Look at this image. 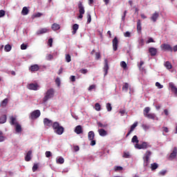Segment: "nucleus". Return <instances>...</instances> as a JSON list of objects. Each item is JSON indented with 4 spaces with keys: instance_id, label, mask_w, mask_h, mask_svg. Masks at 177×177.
<instances>
[{
    "instance_id": "obj_1",
    "label": "nucleus",
    "mask_w": 177,
    "mask_h": 177,
    "mask_svg": "<svg viewBox=\"0 0 177 177\" xmlns=\"http://www.w3.org/2000/svg\"><path fill=\"white\" fill-rule=\"evenodd\" d=\"M55 97V88L48 89L47 91L44 94V97H43V103H46L49 99H52Z\"/></svg>"
},
{
    "instance_id": "obj_2",
    "label": "nucleus",
    "mask_w": 177,
    "mask_h": 177,
    "mask_svg": "<svg viewBox=\"0 0 177 177\" xmlns=\"http://www.w3.org/2000/svg\"><path fill=\"white\" fill-rule=\"evenodd\" d=\"M53 129L57 135H63L64 133V127L60 126V124L57 122H53Z\"/></svg>"
},
{
    "instance_id": "obj_3",
    "label": "nucleus",
    "mask_w": 177,
    "mask_h": 177,
    "mask_svg": "<svg viewBox=\"0 0 177 177\" xmlns=\"http://www.w3.org/2000/svg\"><path fill=\"white\" fill-rule=\"evenodd\" d=\"M150 113V107L147 106L143 110V115L146 118H148L149 120H158L157 116L155 115V113Z\"/></svg>"
},
{
    "instance_id": "obj_4",
    "label": "nucleus",
    "mask_w": 177,
    "mask_h": 177,
    "mask_svg": "<svg viewBox=\"0 0 177 177\" xmlns=\"http://www.w3.org/2000/svg\"><path fill=\"white\" fill-rule=\"evenodd\" d=\"M79 9V16L78 19H82L84 17V15H85V7H84V4H82V1H80L77 4Z\"/></svg>"
},
{
    "instance_id": "obj_5",
    "label": "nucleus",
    "mask_w": 177,
    "mask_h": 177,
    "mask_svg": "<svg viewBox=\"0 0 177 177\" xmlns=\"http://www.w3.org/2000/svg\"><path fill=\"white\" fill-rule=\"evenodd\" d=\"M41 116V111L35 110L32 113H30V115L29 116L30 120H37V118H39Z\"/></svg>"
},
{
    "instance_id": "obj_6",
    "label": "nucleus",
    "mask_w": 177,
    "mask_h": 177,
    "mask_svg": "<svg viewBox=\"0 0 177 177\" xmlns=\"http://www.w3.org/2000/svg\"><path fill=\"white\" fill-rule=\"evenodd\" d=\"M151 156V151H147L145 153V156L143 158L144 160V167H147L149 165V160Z\"/></svg>"
},
{
    "instance_id": "obj_7",
    "label": "nucleus",
    "mask_w": 177,
    "mask_h": 177,
    "mask_svg": "<svg viewBox=\"0 0 177 177\" xmlns=\"http://www.w3.org/2000/svg\"><path fill=\"white\" fill-rule=\"evenodd\" d=\"M28 89H30V91H38V88H39V85L38 84L35 83H30L27 85Z\"/></svg>"
},
{
    "instance_id": "obj_8",
    "label": "nucleus",
    "mask_w": 177,
    "mask_h": 177,
    "mask_svg": "<svg viewBox=\"0 0 177 177\" xmlns=\"http://www.w3.org/2000/svg\"><path fill=\"white\" fill-rule=\"evenodd\" d=\"M176 156H177V148H176V147H175L173 149L172 152L170 153V155L169 156V160L170 161H172V160H175V158H176Z\"/></svg>"
},
{
    "instance_id": "obj_9",
    "label": "nucleus",
    "mask_w": 177,
    "mask_h": 177,
    "mask_svg": "<svg viewBox=\"0 0 177 177\" xmlns=\"http://www.w3.org/2000/svg\"><path fill=\"white\" fill-rule=\"evenodd\" d=\"M113 44V50L114 52H116L118 49V38L117 37H115L112 41Z\"/></svg>"
},
{
    "instance_id": "obj_10",
    "label": "nucleus",
    "mask_w": 177,
    "mask_h": 177,
    "mask_svg": "<svg viewBox=\"0 0 177 177\" xmlns=\"http://www.w3.org/2000/svg\"><path fill=\"white\" fill-rule=\"evenodd\" d=\"M160 48L163 50H168V52H173V49H172L171 45H169V44H162L160 45Z\"/></svg>"
},
{
    "instance_id": "obj_11",
    "label": "nucleus",
    "mask_w": 177,
    "mask_h": 177,
    "mask_svg": "<svg viewBox=\"0 0 177 177\" xmlns=\"http://www.w3.org/2000/svg\"><path fill=\"white\" fill-rule=\"evenodd\" d=\"M169 88H170L171 92H173V93L177 96V88L175 86L174 82L169 83Z\"/></svg>"
},
{
    "instance_id": "obj_12",
    "label": "nucleus",
    "mask_w": 177,
    "mask_h": 177,
    "mask_svg": "<svg viewBox=\"0 0 177 177\" xmlns=\"http://www.w3.org/2000/svg\"><path fill=\"white\" fill-rule=\"evenodd\" d=\"M44 124L46 127H53V122L46 118L44 119Z\"/></svg>"
},
{
    "instance_id": "obj_13",
    "label": "nucleus",
    "mask_w": 177,
    "mask_h": 177,
    "mask_svg": "<svg viewBox=\"0 0 177 177\" xmlns=\"http://www.w3.org/2000/svg\"><path fill=\"white\" fill-rule=\"evenodd\" d=\"M103 70L104 75H107V73H109V61L107 59H104V66Z\"/></svg>"
},
{
    "instance_id": "obj_14",
    "label": "nucleus",
    "mask_w": 177,
    "mask_h": 177,
    "mask_svg": "<svg viewBox=\"0 0 177 177\" xmlns=\"http://www.w3.org/2000/svg\"><path fill=\"white\" fill-rule=\"evenodd\" d=\"M75 132L77 135H81V133H83L84 131L82 130V127L81 125L77 126L75 129Z\"/></svg>"
},
{
    "instance_id": "obj_15",
    "label": "nucleus",
    "mask_w": 177,
    "mask_h": 177,
    "mask_svg": "<svg viewBox=\"0 0 177 177\" xmlns=\"http://www.w3.org/2000/svg\"><path fill=\"white\" fill-rule=\"evenodd\" d=\"M80 28V25H78L77 24H73V27H72V35H75V34H77V31H78V29Z\"/></svg>"
},
{
    "instance_id": "obj_16",
    "label": "nucleus",
    "mask_w": 177,
    "mask_h": 177,
    "mask_svg": "<svg viewBox=\"0 0 177 177\" xmlns=\"http://www.w3.org/2000/svg\"><path fill=\"white\" fill-rule=\"evenodd\" d=\"M30 71H31L32 73H34L35 71H38V70H39V66H38V64H34L30 66V67L29 68Z\"/></svg>"
},
{
    "instance_id": "obj_17",
    "label": "nucleus",
    "mask_w": 177,
    "mask_h": 177,
    "mask_svg": "<svg viewBox=\"0 0 177 177\" xmlns=\"http://www.w3.org/2000/svg\"><path fill=\"white\" fill-rule=\"evenodd\" d=\"M149 53L151 56H156V55H157V48L151 47L149 48Z\"/></svg>"
},
{
    "instance_id": "obj_18",
    "label": "nucleus",
    "mask_w": 177,
    "mask_h": 177,
    "mask_svg": "<svg viewBox=\"0 0 177 177\" xmlns=\"http://www.w3.org/2000/svg\"><path fill=\"white\" fill-rule=\"evenodd\" d=\"M160 15L158 14V12H155L153 15L152 17H151L152 21H153V23H156V21H157V19H158Z\"/></svg>"
},
{
    "instance_id": "obj_19",
    "label": "nucleus",
    "mask_w": 177,
    "mask_h": 177,
    "mask_svg": "<svg viewBox=\"0 0 177 177\" xmlns=\"http://www.w3.org/2000/svg\"><path fill=\"white\" fill-rule=\"evenodd\" d=\"M31 154H32V151H28L26 153V156H25V161H31Z\"/></svg>"
},
{
    "instance_id": "obj_20",
    "label": "nucleus",
    "mask_w": 177,
    "mask_h": 177,
    "mask_svg": "<svg viewBox=\"0 0 177 177\" xmlns=\"http://www.w3.org/2000/svg\"><path fill=\"white\" fill-rule=\"evenodd\" d=\"M48 30L46 28H41L37 31L36 34L37 35H41V34H46V32H48Z\"/></svg>"
},
{
    "instance_id": "obj_21",
    "label": "nucleus",
    "mask_w": 177,
    "mask_h": 177,
    "mask_svg": "<svg viewBox=\"0 0 177 177\" xmlns=\"http://www.w3.org/2000/svg\"><path fill=\"white\" fill-rule=\"evenodd\" d=\"M10 125H17V124H19V122H17V120H16V118H15L14 116H10Z\"/></svg>"
},
{
    "instance_id": "obj_22",
    "label": "nucleus",
    "mask_w": 177,
    "mask_h": 177,
    "mask_svg": "<svg viewBox=\"0 0 177 177\" xmlns=\"http://www.w3.org/2000/svg\"><path fill=\"white\" fill-rule=\"evenodd\" d=\"M137 31L138 32H142V21L140 19L137 21Z\"/></svg>"
},
{
    "instance_id": "obj_23",
    "label": "nucleus",
    "mask_w": 177,
    "mask_h": 177,
    "mask_svg": "<svg viewBox=\"0 0 177 177\" xmlns=\"http://www.w3.org/2000/svg\"><path fill=\"white\" fill-rule=\"evenodd\" d=\"M28 13H30V10H28V8L24 7L22 8L21 15L23 16H27V15H28Z\"/></svg>"
},
{
    "instance_id": "obj_24",
    "label": "nucleus",
    "mask_w": 177,
    "mask_h": 177,
    "mask_svg": "<svg viewBox=\"0 0 177 177\" xmlns=\"http://www.w3.org/2000/svg\"><path fill=\"white\" fill-rule=\"evenodd\" d=\"M98 133L100 136H107V131H106V130L104 129H98Z\"/></svg>"
},
{
    "instance_id": "obj_25",
    "label": "nucleus",
    "mask_w": 177,
    "mask_h": 177,
    "mask_svg": "<svg viewBox=\"0 0 177 177\" xmlns=\"http://www.w3.org/2000/svg\"><path fill=\"white\" fill-rule=\"evenodd\" d=\"M143 150H146V149H149V147H151V145H149L147 142H143L141 144Z\"/></svg>"
},
{
    "instance_id": "obj_26",
    "label": "nucleus",
    "mask_w": 177,
    "mask_h": 177,
    "mask_svg": "<svg viewBox=\"0 0 177 177\" xmlns=\"http://www.w3.org/2000/svg\"><path fill=\"white\" fill-rule=\"evenodd\" d=\"M15 131L17 133H20V132H21L22 129L21 125H20V124L17 123V124H15Z\"/></svg>"
},
{
    "instance_id": "obj_27",
    "label": "nucleus",
    "mask_w": 177,
    "mask_h": 177,
    "mask_svg": "<svg viewBox=\"0 0 177 177\" xmlns=\"http://www.w3.org/2000/svg\"><path fill=\"white\" fill-rule=\"evenodd\" d=\"M88 138L89 140H93V139H95V132L89 131L88 134Z\"/></svg>"
},
{
    "instance_id": "obj_28",
    "label": "nucleus",
    "mask_w": 177,
    "mask_h": 177,
    "mask_svg": "<svg viewBox=\"0 0 177 177\" xmlns=\"http://www.w3.org/2000/svg\"><path fill=\"white\" fill-rule=\"evenodd\" d=\"M9 102V100H8V98L4 99L0 104V106L1 107H6V106H8V103Z\"/></svg>"
},
{
    "instance_id": "obj_29",
    "label": "nucleus",
    "mask_w": 177,
    "mask_h": 177,
    "mask_svg": "<svg viewBox=\"0 0 177 177\" xmlns=\"http://www.w3.org/2000/svg\"><path fill=\"white\" fill-rule=\"evenodd\" d=\"M51 28H52V30H53V31H57V30H60V25H59L57 24H53L52 25Z\"/></svg>"
},
{
    "instance_id": "obj_30",
    "label": "nucleus",
    "mask_w": 177,
    "mask_h": 177,
    "mask_svg": "<svg viewBox=\"0 0 177 177\" xmlns=\"http://www.w3.org/2000/svg\"><path fill=\"white\" fill-rule=\"evenodd\" d=\"M7 116L6 115H3L0 117V124H5L6 122Z\"/></svg>"
},
{
    "instance_id": "obj_31",
    "label": "nucleus",
    "mask_w": 177,
    "mask_h": 177,
    "mask_svg": "<svg viewBox=\"0 0 177 177\" xmlns=\"http://www.w3.org/2000/svg\"><path fill=\"white\" fill-rule=\"evenodd\" d=\"M5 52H10L12 50V46L10 44H7L4 46Z\"/></svg>"
},
{
    "instance_id": "obj_32",
    "label": "nucleus",
    "mask_w": 177,
    "mask_h": 177,
    "mask_svg": "<svg viewBox=\"0 0 177 177\" xmlns=\"http://www.w3.org/2000/svg\"><path fill=\"white\" fill-rule=\"evenodd\" d=\"M138 127V122H134L130 128L129 131L130 132H133V131H135V128H136Z\"/></svg>"
},
{
    "instance_id": "obj_33",
    "label": "nucleus",
    "mask_w": 177,
    "mask_h": 177,
    "mask_svg": "<svg viewBox=\"0 0 177 177\" xmlns=\"http://www.w3.org/2000/svg\"><path fill=\"white\" fill-rule=\"evenodd\" d=\"M157 168H158V164L156 162L151 164V171H155V169H157Z\"/></svg>"
},
{
    "instance_id": "obj_34",
    "label": "nucleus",
    "mask_w": 177,
    "mask_h": 177,
    "mask_svg": "<svg viewBox=\"0 0 177 177\" xmlns=\"http://www.w3.org/2000/svg\"><path fill=\"white\" fill-rule=\"evenodd\" d=\"M124 169V167L121 166H115L114 167V171L115 172H120V171H122Z\"/></svg>"
},
{
    "instance_id": "obj_35",
    "label": "nucleus",
    "mask_w": 177,
    "mask_h": 177,
    "mask_svg": "<svg viewBox=\"0 0 177 177\" xmlns=\"http://www.w3.org/2000/svg\"><path fill=\"white\" fill-rule=\"evenodd\" d=\"M165 66L166 67V68H167L168 70H171V68H172V64H171V62H166L165 64Z\"/></svg>"
},
{
    "instance_id": "obj_36",
    "label": "nucleus",
    "mask_w": 177,
    "mask_h": 177,
    "mask_svg": "<svg viewBox=\"0 0 177 177\" xmlns=\"http://www.w3.org/2000/svg\"><path fill=\"white\" fill-rule=\"evenodd\" d=\"M97 125L98 128H106V127H108L107 124H102L100 122H97Z\"/></svg>"
},
{
    "instance_id": "obj_37",
    "label": "nucleus",
    "mask_w": 177,
    "mask_h": 177,
    "mask_svg": "<svg viewBox=\"0 0 177 177\" xmlns=\"http://www.w3.org/2000/svg\"><path fill=\"white\" fill-rule=\"evenodd\" d=\"M128 89H129V84L128 83H124V85L122 86V91L128 92Z\"/></svg>"
},
{
    "instance_id": "obj_38",
    "label": "nucleus",
    "mask_w": 177,
    "mask_h": 177,
    "mask_svg": "<svg viewBox=\"0 0 177 177\" xmlns=\"http://www.w3.org/2000/svg\"><path fill=\"white\" fill-rule=\"evenodd\" d=\"M131 142L132 143H139V140L138 139V136H133V137L131 139Z\"/></svg>"
},
{
    "instance_id": "obj_39",
    "label": "nucleus",
    "mask_w": 177,
    "mask_h": 177,
    "mask_svg": "<svg viewBox=\"0 0 177 177\" xmlns=\"http://www.w3.org/2000/svg\"><path fill=\"white\" fill-rule=\"evenodd\" d=\"M1 134H0V143L2 142H5L6 137H5L3 136V132H2V131H1Z\"/></svg>"
},
{
    "instance_id": "obj_40",
    "label": "nucleus",
    "mask_w": 177,
    "mask_h": 177,
    "mask_svg": "<svg viewBox=\"0 0 177 177\" xmlns=\"http://www.w3.org/2000/svg\"><path fill=\"white\" fill-rule=\"evenodd\" d=\"M92 21V16H91V13L87 12V24H89Z\"/></svg>"
},
{
    "instance_id": "obj_41",
    "label": "nucleus",
    "mask_w": 177,
    "mask_h": 177,
    "mask_svg": "<svg viewBox=\"0 0 177 177\" xmlns=\"http://www.w3.org/2000/svg\"><path fill=\"white\" fill-rule=\"evenodd\" d=\"M65 59L67 63H70V62H71V55H70V54L66 55Z\"/></svg>"
},
{
    "instance_id": "obj_42",
    "label": "nucleus",
    "mask_w": 177,
    "mask_h": 177,
    "mask_svg": "<svg viewBox=\"0 0 177 177\" xmlns=\"http://www.w3.org/2000/svg\"><path fill=\"white\" fill-rule=\"evenodd\" d=\"M95 109L96 111H100V110H101L100 104H99V103H95Z\"/></svg>"
},
{
    "instance_id": "obj_43",
    "label": "nucleus",
    "mask_w": 177,
    "mask_h": 177,
    "mask_svg": "<svg viewBox=\"0 0 177 177\" xmlns=\"http://www.w3.org/2000/svg\"><path fill=\"white\" fill-rule=\"evenodd\" d=\"M142 128L144 129V131H148V129H150V126L147 124H142Z\"/></svg>"
},
{
    "instance_id": "obj_44",
    "label": "nucleus",
    "mask_w": 177,
    "mask_h": 177,
    "mask_svg": "<svg viewBox=\"0 0 177 177\" xmlns=\"http://www.w3.org/2000/svg\"><path fill=\"white\" fill-rule=\"evenodd\" d=\"M57 162H58L59 164H64V158H63L62 157L59 158L58 160H57Z\"/></svg>"
},
{
    "instance_id": "obj_45",
    "label": "nucleus",
    "mask_w": 177,
    "mask_h": 177,
    "mask_svg": "<svg viewBox=\"0 0 177 177\" xmlns=\"http://www.w3.org/2000/svg\"><path fill=\"white\" fill-rule=\"evenodd\" d=\"M106 109H107V111H111V110H113V107H111V104L110 103L106 104Z\"/></svg>"
},
{
    "instance_id": "obj_46",
    "label": "nucleus",
    "mask_w": 177,
    "mask_h": 177,
    "mask_svg": "<svg viewBox=\"0 0 177 177\" xmlns=\"http://www.w3.org/2000/svg\"><path fill=\"white\" fill-rule=\"evenodd\" d=\"M123 157L124 158H129V157H131V154L129 152H124Z\"/></svg>"
},
{
    "instance_id": "obj_47",
    "label": "nucleus",
    "mask_w": 177,
    "mask_h": 177,
    "mask_svg": "<svg viewBox=\"0 0 177 177\" xmlns=\"http://www.w3.org/2000/svg\"><path fill=\"white\" fill-rule=\"evenodd\" d=\"M127 13H128V11L124 10L123 15L122 16V21H125V17H127Z\"/></svg>"
},
{
    "instance_id": "obj_48",
    "label": "nucleus",
    "mask_w": 177,
    "mask_h": 177,
    "mask_svg": "<svg viewBox=\"0 0 177 177\" xmlns=\"http://www.w3.org/2000/svg\"><path fill=\"white\" fill-rule=\"evenodd\" d=\"M46 60H53V55L48 54L46 57Z\"/></svg>"
},
{
    "instance_id": "obj_49",
    "label": "nucleus",
    "mask_w": 177,
    "mask_h": 177,
    "mask_svg": "<svg viewBox=\"0 0 177 177\" xmlns=\"http://www.w3.org/2000/svg\"><path fill=\"white\" fill-rule=\"evenodd\" d=\"M53 44V39L50 38L48 40V45L50 46V48H52Z\"/></svg>"
},
{
    "instance_id": "obj_50",
    "label": "nucleus",
    "mask_w": 177,
    "mask_h": 177,
    "mask_svg": "<svg viewBox=\"0 0 177 177\" xmlns=\"http://www.w3.org/2000/svg\"><path fill=\"white\" fill-rule=\"evenodd\" d=\"M55 84H56V85H57V86H60V84H61L60 77H57L56 78Z\"/></svg>"
},
{
    "instance_id": "obj_51",
    "label": "nucleus",
    "mask_w": 177,
    "mask_h": 177,
    "mask_svg": "<svg viewBox=\"0 0 177 177\" xmlns=\"http://www.w3.org/2000/svg\"><path fill=\"white\" fill-rule=\"evenodd\" d=\"M46 154V157H47V158H49V157H52V152L47 151L45 153Z\"/></svg>"
},
{
    "instance_id": "obj_52",
    "label": "nucleus",
    "mask_w": 177,
    "mask_h": 177,
    "mask_svg": "<svg viewBox=\"0 0 177 177\" xmlns=\"http://www.w3.org/2000/svg\"><path fill=\"white\" fill-rule=\"evenodd\" d=\"M6 15V12L3 10H0V17H3Z\"/></svg>"
},
{
    "instance_id": "obj_53",
    "label": "nucleus",
    "mask_w": 177,
    "mask_h": 177,
    "mask_svg": "<svg viewBox=\"0 0 177 177\" xmlns=\"http://www.w3.org/2000/svg\"><path fill=\"white\" fill-rule=\"evenodd\" d=\"M156 86L158 87L159 89H162V88H164V86L161 85V84H160V82H156Z\"/></svg>"
},
{
    "instance_id": "obj_54",
    "label": "nucleus",
    "mask_w": 177,
    "mask_h": 177,
    "mask_svg": "<svg viewBox=\"0 0 177 177\" xmlns=\"http://www.w3.org/2000/svg\"><path fill=\"white\" fill-rule=\"evenodd\" d=\"M124 37H127V38H130L131 37V32L127 31L126 32L124 33Z\"/></svg>"
},
{
    "instance_id": "obj_55",
    "label": "nucleus",
    "mask_w": 177,
    "mask_h": 177,
    "mask_svg": "<svg viewBox=\"0 0 177 177\" xmlns=\"http://www.w3.org/2000/svg\"><path fill=\"white\" fill-rule=\"evenodd\" d=\"M80 73L82 74H86V73H88V69L82 68L80 70Z\"/></svg>"
},
{
    "instance_id": "obj_56",
    "label": "nucleus",
    "mask_w": 177,
    "mask_h": 177,
    "mask_svg": "<svg viewBox=\"0 0 177 177\" xmlns=\"http://www.w3.org/2000/svg\"><path fill=\"white\" fill-rule=\"evenodd\" d=\"M37 169H38V164H35L32 167V171L35 172V171H37Z\"/></svg>"
},
{
    "instance_id": "obj_57",
    "label": "nucleus",
    "mask_w": 177,
    "mask_h": 177,
    "mask_svg": "<svg viewBox=\"0 0 177 177\" xmlns=\"http://www.w3.org/2000/svg\"><path fill=\"white\" fill-rule=\"evenodd\" d=\"M21 49L22 50H26V49H27V44H22L21 45Z\"/></svg>"
},
{
    "instance_id": "obj_58",
    "label": "nucleus",
    "mask_w": 177,
    "mask_h": 177,
    "mask_svg": "<svg viewBox=\"0 0 177 177\" xmlns=\"http://www.w3.org/2000/svg\"><path fill=\"white\" fill-rule=\"evenodd\" d=\"M121 67H122L123 68H127V62H122L120 64Z\"/></svg>"
},
{
    "instance_id": "obj_59",
    "label": "nucleus",
    "mask_w": 177,
    "mask_h": 177,
    "mask_svg": "<svg viewBox=\"0 0 177 177\" xmlns=\"http://www.w3.org/2000/svg\"><path fill=\"white\" fill-rule=\"evenodd\" d=\"M135 148H136V149H138V150L142 149V144H140V145L136 144V145H135Z\"/></svg>"
},
{
    "instance_id": "obj_60",
    "label": "nucleus",
    "mask_w": 177,
    "mask_h": 177,
    "mask_svg": "<svg viewBox=\"0 0 177 177\" xmlns=\"http://www.w3.org/2000/svg\"><path fill=\"white\" fill-rule=\"evenodd\" d=\"M100 53H95V59L96 60H99V59H100Z\"/></svg>"
},
{
    "instance_id": "obj_61",
    "label": "nucleus",
    "mask_w": 177,
    "mask_h": 177,
    "mask_svg": "<svg viewBox=\"0 0 177 177\" xmlns=\"http://www.w3.org/2000/svg\"><path fill=\"white\" fill-rule=\"evenodd\" d=\"M165 174H167V170H162L159 172V174H160L161 176H164V175H165Z\"/></svg>"
},
{
    "instance_id": "obj_62",
    "label": "nucleus",
    "mask_w": 177,
    "mask_h": 177,
    "mask_svg": "<svg viewBox=\"0 0 177 177\" xmlns=\"http://www.w3.org/2000/svg\"><path fill=\"white\" fill-rule=\"evenodd\" d=\"M96 88V86L95 84H92L88 87V91H92L93 89H95Z\"/></svg>"
},
{
    "instance_id": "obj_63",
    "label": "nucleus",
    "mask_w": 177,
    "mask_h": 177,
    "mask_svg": "<svg viewBox=\"0 0 177 177\" xmlns=\"http://www.w3.org/2000/svg\"><path fill=\"white\" fill-rule=\"evenodd\" d=\"M73 149L75 151H80V147L77 145H75L73 147Z\"/></svg>"
},
{
    "instance_id": "obj_64",
    "label": "nucleus",
    "mask_w": 177,
    "mask_h": 177,
    "mask_svg": "<svg viewBox=\"0 0 177 177\" xmlns=\"http://www.w3.org/2000/svg\"><path fill=\"white\" fill-rule=\"evenodd\" d=\"M95 145H96V140H91L90 145L91 146H95Z\"/></svg>"
}]
</instances>
